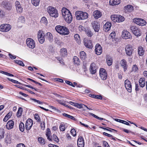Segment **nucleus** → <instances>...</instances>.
Returning <instances> with one entry per match:
<instances>
[{
    "label": "nucleus",
    "instance_id": "obj_1",
    "mask_svg": "<svg viewBox=\"0 0 147 147\" xmlns=\"http://www.w3.org/2000/svg\"><path fill=\"white\" fill-rule=\"evenodd\" d=\"M61 11L63 17L65 21L68 23H70L72 19V16L70 11L65 7L62 8Z\"/></svg>",
    "mask_w": 147,
    "mask_h": 147
},
{
    "label": "nucleus",
    "instance_id": "obj_2",
    "mask_svg": "<svg viewBox=\"0 0 147 147\" xmlns=\"http://www.w3.org/2000/svg\"><path fill=\"white\" fill-rule=\"evenodd\" d=\"M56 30L60 34L66 35L69 33L68 29L65 26L60 25L57 26L55 27Z\"/></svg>",
    "mask_w": 147,
    "mask_h": 147
},
{
    "label": "nucleus",
    "instance_id": "obj_3",
    "mask_svg": "<svg viewBox=\"0 0 147 147\" xmlns=\"http://www.w3.org/2000/svg\"><path fill=\"white\" fill-rule=\"evenodd\" d=\"M76 19L79 20H85L88 17V13L81 11H77L76 13Z\"/></svg>",
    "mask_w": 147,
    "mask_h": 147
},
{
    "label": "nucleus",
    "instance_id": "obj_4",
    "mask_svg": "<svg viewBox=\"0 0 147 147\" xmlns=\"http://www.w3.org/2000/svg\"><path fill=\"white\" fill-rule=\"evenodd\" d=\"M47 11L51 16L57 18L58 16V13L55 8L49 6L47 8Z\"/></svg>",
    "mask_w": 147,
    "mask_h": 147
},
{
    "label": "nucleus",
    "instance_id": "obj_5",
    "mask_svg": "<svg viewBox=\"0 0 147 147\" xmlns=\"http://www.w3.org/2000/svg\"><path fill=\"white\" fill-rule=\"evenodd\" d=\"M26 42L27 46L29 48L33 49L35 47V42L32 38H27Z\"/></svg>",
    "mask_w": 147,
    "mask_h": 147
},
{
    "label": "nucleus",
    "instance_id": "obj_6",
    "mask_svg": "<svg viewBox=\"0 0 147 147\" xmlns=\"http://www.w3.org/2000/svg\"><path fill=\"white\" fill-rule=\"evenodd\" d=\"M99 75L102 80H105L107 77V74L106 70L103 68H100L99 70Z\"/></svg>",
    "mask_w": 147,
    "mask_h": 147
},
{
    "label": "nucleus",
    "instance_id": "obj_7",
    "mask_svg": "<svg viewBox=\"0 0 147 147\" xmlns=\"http://www.w3.org/2000/svg\"><path fill=\"white\" fill-rule=\"evenodd\" d=\"M45 35L43 31L39 30L38 33V38L40 43L42 44L45 41Z\"/></svg>",
    "mask_w": 147,
    "mask_h": 147
},
{
    "label": "nucleus",
    "instance_id": "obj_8",
    "mask_svg": "<svg viewBox=\"0 0 147 147\" xmlns=\"http://www.w3.org/2000/svg\"><path fill=\"white\" fill-rule=\"evenodd\" d=\"M133 21L136 24L141 26L145 25L146 23V22L144 20L139 18L134 19Z\"/></svg>",
    "mask_w": 147,
    "mask_h": 147
},
{
    "label": "nucleus",
    "instance_id": "obj_9",
    "mask_svg": "<svg viewBox=\"0 0 147 147\" xmlns=\"http://www.w3.org/2000/svg\"><path fill=\"white\" fill-rule=\"evenodd\" d=\"M11 28V26L9 24H3L0 26V31L3 32H7Z\"/></svg>",
    "mask_w": 147,
    "mask_h": 147
},
{
    "label": "nucleus",
    "instance_id": "obj_10",
    "mask_svg": "<svg viewBox=\"0 0 147 147\" xmlns=\"http://www.w3.org/2000/svg\"><path fill=\"white\" fill-rule=\"evenodd\" d=\"M131 30L134 34L136 36H140L141 35L140 29L136 26H133L131 27Z\"/></svg>",
    "mask_w": 147,
    "mask_h": 147
},
{
    "label": "nucleus",
    "instance_id": "obj_11",
    "mask_svg": "<svg viewBox=\"0 0 147 147\" xmlns=\"http://www.w3.org/2000/svg\"><path fill=\"white\" fill-rule=\"evenodd\" d=\"M122 36L123 38L125 39H131L132 38L131 34L126 30H124L122 31Z\"/></svg>",
    "mask_w": 147,
    "mask_h": 147
},
{
    "label": "nucleus",
    "instance_id": "obj_12",
    "mask_svg": "<svg viewBox=\"0 0 147 147\" xmlns=\"http://www.w3.org/2000/svg\"><path fill=\"white\" fill-rule=\"evenodd\" d=\"M125 50L126 54L128 56H131L134 51V49L130 45H127L126 46Z\"/></svg>",
    "mask_w": 147,
    "mask_h": 147
},
{
    "label": "nucleus",
    "instance_id": "obj_13",
    "mask_svg": "<svg viewBox=\"0 0 147 147\" xmlns=\"http://www.w3.org/2000/svg\"><path fill=\"white\" fill-rule=\"evenodd\" d=\"M125 87L127 90L129 92L132 91V86L130 82L128 80H126L125 81Z\"/></svg>",
    "mask_w": 147,
    "mask_h": 147
},
{
    "label": "nucleus",
    "instance_id": "obj_14",
    "mask_svg": "<svg viewBox=\"0 0 147 147\" xmlns=\"http://www.w3.org/2000/svg\"><path fill=\"white\" fill-rule=\"evenodd\" d=\"M33 125L32 120L30 119H28L26 121L25 125V129L27 130H29Z\"/></svg>",
    "mask_w": 147,
    "mask_h": 147
},
{
    "label": "nucleus",
    "instance_id": "obj_15",
    "mask_svg": "<svg viewBox=\"0 0 147 147\" xmlns=\"http://www.w3.org/2000/svg\"><path fill=\"white\" fill-rule=\"evenodd\" d=\"M98 67L96 65H90L89 71L90 74L92 75L94 74L96 72Z\"/></svg>",
    "mask_w": 147,
    "mask_h": 147
},
{
    "label": "nucleus",
    "instance_id": "obj_16",
    "mask_svg": "<svg viewBox=\"0 0 147 147\" xmlns=\"http://www.w3.org/2000/svg\"><path fill=\"white\" fill-rule=\"evenodd\" d=\"M77 145L78 147H84V140L82 137L80 136L79 137L77 141Z\"/></svg>",
    "mask_w": 147,
    "mask_h": 147
},
{
    "label": "nucleus",
    "instance_id": "obj_17",
    "mask_svg": "<svg viewBox=\"0 0 147 147\" xmlns=\"http://www.w3.org/2000/svg\"><path fill=\"white\" fill-rule=\"evenodd\" d=\"M102 51V48L100 45L97 44L95 46V52L97 55H100Z\"/></svg>",
    "mask_w": 147,
    "mask_h": 147
},
{
    "label": "nucleus",
    "instance_id": "obj_18",
    "mask_svg": "<svg viewBox=\"0 0 147 147\" xmlns=\"http://www.w3.org/2000/svg\"><path fill=\"white\" fill-rule=\"evenodd\" d=\"M93 15L94 18L96 19H97L102 16V14L100 11L96 10L93 12Z\"/></svg>",
    "mask_w": 147,
    "mask_h": 147
},
{
    "label": "nucleus",
    "instance_id": "obj_19",
    "mask_svg": "<svg viewBox=\"0 0 147 147\" xmlns=\"http://www.w3.org/2000/svg\"><path fill=\"white\" fill-rule=\"evenodd\" d=\"M2 5L4 8L7 10H10L11 8V5L8 1L3 2L2 3Z\"/></svg>",
    "mask_w": 147,
    "mask_h": 147
},
{
    "label": "nucleus",
    "instance_id": "obj_20",
    "mask_svg": "<svg viewBox=\"0 0 147 147\" xmlns=\"http://www.w3.org/2000/svg\"><path fill=\"white\" fill-rule=\"evenodd\" d=\"M92 27L96 32H98L99 29V26L98 25V23L96 21H94L92 22Z\"/></svg>",
    "mask_w": 147,
    "mask_h": 147
},
{
    "label": "nucleus",
    "instance_id": "obj_21",
    "mask_svg": "<svg viewBox=\"0 0 147 147\" xmlns=\"http://www.w3.org/2000/svg\"><path fill=\"white\" fill-rule=\"evenodd\" d=\"M15 6L17 12L19 13H21L22 11V8L19 1H17L16 2Z\"/></svg>",
    "mask_w": 147,
    "mask_h": 147
},
{
    "label": "nucleus",
    "instance_id": "obj_22",
    "mask_svg": "<svg viewBox=\"0 0 147 147\" xmlns=\"http://www.w3.org/2000/svg\"><path fill=\"white\" fill-rule=\"evenodd\" d=\"M14 124V122L12 120H9L7 123L6 125L7 129H10L12 128Z\"/></svg>",
    "mask_w": 147,
    "mask_h": 147
},
{
    "label": "nucleus",
    "instance_id": "obj_23",
    "mask_svg": "<svg viewBox=\"0 0 147 147\" xmlns=\"http://www.w3.org/2000/svg\"><path fill=\"white\" fill-rule=\"evenodd\" d=\"M111 26V23L109 22H107L104 26V28L105 31H109Z\"/></svg>",
    "mask_w": 147,
    "mask_h": 147
},
{
    "label": "nucleus",
    "instance_id": "obj_24",
    "mask_svg": "<svg viewBox=\"0 0 147 147\" xmlns=\"http://www.w3.org/2000/svg\"><path fill=\"white\" fill-rule=\"evenodd\" d=\"M133 9V7L131 5H127L125 6L124 8V10L126 12H131Z\"/></svg>",
    "mask_w": 147,
    "mask_h": 147
},
{
    "label": "nucleus",
    "instance_id": "obj_25",
    "mask_svg": "<svg viewBox=\"0 0 147 147\" xmlns=\"http://www.w3.org/2000/svg\"><path fill=\"white\" fill-rule=\"evenodd\" d=\"M84 45L87 48L89 49H91L92 48L91 42L90 40H84Z\"/></svg>",
    "mask_w": 147,
    "mask_h": 147
},
{
    "label": "nucleus",
    "instance_id": "obj_26",
    "mask_svg": "<svg viewBox=\"0 0 147 147\" xmlns=\"http://www.w3.org/2000/svg\"><path fill=\"white\" fill-rule=\"evenodd\" d=\"M109 3L110 5L114 6L119 4L120 3V0H111Z\"/></svg>",
    "mask_w": 147,
    "mask_h": 147
},
{
    "label": "nucleus",
    "instance_id": "obj_27",
    "mask_svg": "<svg viewBox=\"0 0 147 147\" xmlns=\"http://www.w3.org/2000/svg\"><path fill=\"white\" fill-rule=\"evenodd\" d=\"M61 55L62 57H66L67 55V52L66 49L64 48H62L60 51Z\"/></svg>",
    "mask_w": 147,
    "mask_h": 147
},
{
    "label": "nucleus",
    "instance_id": "obj_28",
    "mask_svg": "<svg viewBox=\"0 0 147 147\" xmlns=\"http://www.w3.org/2000/svg\"><path fill=\"white\" fill-rule=\"evenodd\" d=\"M138 52L139 55L142 56L143 55L144 50L142 46H139L138 47Z\"/></svg>",
    "mask_w": 147,
    "mask_h": 147
},
{
    "label": "nucleus",
    "instance_id": "obj_29",
    "mask_svg": "<svg viewBox=\"0 0 147 147\" xmlns=\"http://www.w3.org/2000/svg\"><path fill=\"white\" fill-rule=\"evenodd\" d=\"M45 37L50 42H52L53 37L52 34L51 33L47 32L45 34Z\"/></svg>",
    "mask_w": 147,
    "mask_h": 147
},
{
    "label": "nucleus",
    "instance_id": "obj_30",
    "mask_svg": "<svg viewBox=\"0 0 147 147\" xmlns=\"http://www.w3.org/2000/svg\"><path fill=\"white\" fill-rule=\"evenodd\" d=\"M139 83L140 86L142 88L145 86V81L144 78H140L139 80Z\"/></svg>",
    "mask_w": 147,
    "mask_h": 147
},
{
    "label": "nucleus",
    "instance_id": "obj_31",
    "mask_svg": "<svg viewBox=\"0 0 147 147\" xmlns=\"http://www.w3.org/2000/svg\"><path fill=\"white\" fill-rule=\"evenodd\" d=\"M74 38L75 40L78 44L81 43V40L79 35L78 34H75L74 35Z\"/></svg>",
    "mask_w": 147,
    "mask_h": 147
},
{
    "label": "nucleus",
    "instance_id": "obj_32",
    "mask_svg": "<svg viewBox=\"0 0 147 147\" xmlns=\"http://www.w3.org/2000/svg\"><path fill=\"white\" fill-rule=\"evenodd\" d=\"M73 62L75 64H80V60L77 56H74L73 58Z\"/></svg>",
    "mask_w": 147,
    "mask_h": 147
},
{
    "label": "nucleus",
    "instance_id": "obj_33",
    "mask_svg": "<svg viewBox=\"0 0 147 147\" xmlns=\"http://www.w3.org/2000/svg\"><path fill=\"white\" fill-rule=\"evenodd\" d=\"M12 113L11 112H9L5 117L3 119L4 121L6 122L11 117L12 115Z\"/></svg>",
    "mask_w": 147,
    "mask_h": 147
},
{
    "label": "nucleus",
    "instance_id": "obj_34",
    "mask_svg": "<svg viewBox=\"0 0 147 147\" xmlns=\"http://www.w3.org/2000/svg\"><path fill=\"white\" fill-rule=\"evenodd\" d=\"M111 19L114 22H117V18H118V15H113L111 16Z\"/></svg>",
    "mask_w": 147,
    "mask_h": 147
},
{
    "label": "nucleus",
    "instance_id": "obj_35",
    "mask_svg": "<svg viewBox=\"0 0 147 147\" xmlns=\"http://www.w3.org/2000/svg\"><path fill=\"white\" fill-rule=\"evenodd\" d=\"M90 96L97 99L101 100L102 99V97L101 95H96L93 94H90L89 95Z\"/></svg>",
    "mask_w": 147,
    "mask_h": 147
},
{
    "label": "nucleus",
    "instance_id": "obj_36",
    "mask_svg": "<svg viewBox=\"0 0 147 147\" xmlns=\"http://www.w3.org/2000/svg\"><path fill=\"white\" fill-rule=\"evenodd\" d=\"M80 58L83 60L86 57V54L84 51H81L80 53Z\"/></svg>",
    "mask_w": 147,
    "mask_h": 147
},
{
    "label": "nucleus",
    "instance_id": "obj_37",
    "mask_svg": "<svg viewBox=\"0 0 147 147\" xmlns=\"http://www.w3.org/2000/svg\"><path fill=\"white\" fill-rule=\"evenodd\" d=\"M113 60L112 57L108 56L106 59V61L107 64H112Z\"/></svg>",
    "mask_w": 147,
    "mask_h": 147
},
{
    "label": "nucleus",
    "instance_id": "obj_38",
    "mask_svg": "<svg viewBox=\"0 0 147 147\" xmlns=\"http://www.w3.org/2000/svg\"><path fill=\"white\" fill-rule=\"evenodd\" d=\"M118 17L117 22H122L125 20V18L123 16L118 15Z\"/></svg>",
    "mask_w": 147,
    "mask_h": 147
},
{
    "label": "nucleus",
    "instance_id": "obj_39",
    "mask_svg": "<svg viewBox=\"0 0 147 147\" xmlns=\"http://www.w3.org/2000/svg\"><path fill=\"white\" fill-rule=\"evenodd\" d=\"M22 111V109L21 107L19 108L17 113V116L18 117H20L21 116Z\"/></svg>",
    "mask_w": 147,
    "mask_h": 147
},
{
    "label": "nucleus",
    "instance_id": "obj_40",
    "mask_svg": "<svg viewBox=\"0 0 147 147\" xmlns=\"http://www.w3.org/2000/svg\"><path fill=\"white\" fill-rule=\"evenodd\" d=\"M39 0H31L32 3L35 6H38L39 5Z\"/></svg>",
    "mask_w": 147,
    "mask_h": 147
},
{
    "label": "nucleus",
    "instance_id": "obj_41",
    "mask_svg": "<svg viewBox=\"0 0 147 147\" xmlns=\"http://www.w3.org/2000/svg\"><path fill=\"white\" fill-rule=\"evenodd\" d=\"M51 138H52V141L53 140L56 142H59V139L57 136L53 134V136L51 137Z\"/></svg>",
    "mask_w": 147,
    "mask_h": 147
},
{
    "label": "nucleus",
    "instance_id": "obj_42",
    "mask_svg": "<svg viewBox=\"0 0 147 147\" xmlns=\"http://www.w3.org/2000/svg\"><path fill=\"white\" fill-rule=\"evenodd\" d=\"M74 106L79 109L84 108V106H85V105L83 104H80L77 103H74Z\"/></svg>",
    "mask_w": 147,
    "mask_h": 147
},
{
    "label": "nucleus",
    "instance_id": "obj_43",
    "mask_svg": "<svg viewBox=\"0 0 147 147\" xmlns=\"http://www.w3.org/2000/svg\"><path fill=\"white\" fill-rule=\"evenodd\" d=\"M51 133V132L50 129H47V131L46 133V135L47 136V137L48 139L49 140H52V138H51L50 136Z\"/></svg>",
    "mask_w": 147,
    "mask_h": 147
},
{
    "label": "nucleus",
    "instance_id": "obj_44",
    "mask_svg": "<svg viewBox=\"0 0 147 147\" xmlns=\"http://www.w3.org/2000/svg\"><path fill=\"white\" fill-rule=\"evenodd\" d=\"M63 116L69 118L72 120H76V119L75 117H74L73 116L70 115H69L65 113H64L63 114Z\"/></svg>",
    "mask_w": 147,
    "mask_h": 147
},
{
    "label": "nucleus",
    "instance_id": "obj_45",
    "mask_svg": "<svg viewBox=\"0 0 147 147\" xmlns=\"http://www.w3.org/2000/svg\"><path fill=\"white\" fill-rule=\"evenodd\" d=\"M40 22L41 23H43L45 25H46L48 22L46 18L44 17L42 18L41 19Z\"/></svg>",
    "mask_w": 147,
    "mask_h": 147
},
{
    "label": "nucleus",
    "instance_id": "obj_46",
    "mask_svg": "<svg viewBox=\"0 0 147 147\" xmlns=\"http://www.w3.org/2000/svg\"><path fill=\"white\" fill-rule=\"evenodd\" d=\"M38 141L40 144H44L45 143V141L44 139L41 137H39L38 138Z\"/></svg>",
    "mask_w": 147,
    "mask_h": 147
},
{
    "label": "nucleus",
    "instance_id": "obj_47",
    "mask_svg": "<svg viewBox=\"0 0 147 147\" xmlns=\"http://www.w3.org/2000/svg\"><path fill=\"white\" fill-rule=\"evenodd\" d=\"M20 130L21 131H23L24 130V124L22 122L20 123L19 126Z\"/></svg>",
    "mask_w": 147,
    "mask_h": 147
},
{
    "label": "nucleus",
    "instance_id": "obj_48",
    "mask_svg": "<svg viewBox=\"0 0 147 147\" xmlns=\"http://www.w3.org/2000/svg\"><path fill=\"white\" fill-rule=\"evenodd\" d=\"M59 129L60 131H64L65 130V124L64 123H61L59 126Z\"/></svg>",
    "mask_w": 147,
    "mask_h": 147
},
{
    "label": "nucleus",
    "instance_id": "obj_49",
    "mask_svg": "<svg viewBox=\"0 0 147 147\" xmlns=\"http://www.w3.org/2000/svg\"><path fill=\"white\" fill-rule=\"evenodd\" d=\"M86 33L88 37H91L93 35L92 33L90 30H86Z\"/></svg>",
    "mask_w": 147,
    "mask_h": 147
},
{
    "label": "nucleus",
    "instance_id": "obj_50",
    "mask_svg": "<svg viewBox=\"0 0 147 147\" xmlns=\"http://www.w3.org/2000/svg\"><path fill=\"white\" fill-rule=\"evenodd\" d=\"M0 72L2 74L9 76H13V75L3 71H1Z\"/></svg>",
    "mask_w": 147,
    "mask_h": 147
},
{
    "label": "nucleus",
    "instance_id": "obj_51",
    "mask_svg": "<svg viewBox=\"0 0 147 147\" xmlns=\"http://www.w3.org/2000/svg\"><path fill=\"white\" fill-rule=\"evenodd\" d=\"M89 114H90V115L93 116L94 117L96 118L97 119H98L100 120H103V118H102L99 117H98L97 116H96V115H95L94 114H93L92 113H89Z\"/></svg>",
    "mask_w": 147,
    "mask_h": 147
},
{
    "label": "nucleus",
    "instance_id": "obj_52",
    "mask_svg": "<svg viewBox=\"0 0 147 147\" xmlns=\"http://www.w3.org/2000/svg\"><path fill=\"white\" fill-rule=\"evenodd\" d=\"M138 70V68L137 65H134L132 67V70L134 72L137 71Z\"/></svg>",
    "mask_w": 147,
    "mask_h": 147
},
{
    "label": "nucleus",
    "instance_id": "obj_53",
    "mask_svg": "<svg viewBox=\"0 0 147 147\" xmlns=\"http://www.w3.org/2000/svg\"><path fill=\"white\" fill-rule=\"evenodd\" d=\"M71 133L72 135L74 137L76 135V132L75 130V129H71Z\"/></svg>",
    "mask_w": 147,
    "mask_h": 147
},
{
    "label": "nucleus",
    "instance_id": "obj_54",
    "mask_svg": "<svg viewBox=\"0 0 147 147\" xmlns=\"http://www.w3.org/2000/svg\"><path fill=\"white\" fill-rule=\"evenodd\" d=\"M30 99L31 100H33L34 102H37L38 103L40 104H41L42 103V102H40V100H36L35 98H30Z\"/></svg>",
    "mask_w": 147,
    "mask_h": 147
},
{
    "label": "nucleus",
    "instance_id": "obj_55",
    "mask_svg": "<svg viewBox=\"0 0 147 147\" xmlns=\"http://www.w3.org/2000/svg\"><path fill=\"white\" fill-rule=\"evenodd\" d=\"M8 55L10 58L11 59H14L16 58V56L12 55L10 53H9Z\"/></svg>",
    "mask_w": 147,
    "mask_h": 147
},
{
    "label": "nucleus",
    "instance_id": "obj_56",
    "mask_svg": "<svg viewBox=\"0 0 147 147\" xmlns=\"http://www.w3.org/2000/svg\"><path fill=\"white\" fill-rule=\"evenodd\" d=\"M8 79L10 80V81H11V82H12L13 83H16V84H20V83L18 82V81H16V80H13V79H10L9 78H8Z\"/></svg>",
    "mask_w": 147,
    "mask_h": 147
},
{
    "label": "nucleus",
    "instance_id": "obj_57",
    "mask_svg": "<svg viewBox=\"0 0 147 147\" xmlns=\"http://www.w3.org/2000/svg\"><path fill=\"white\" fill-rule=\"evenodd\" d=\"M14 61L17 64H24L23 62L20 60H14Z\"/></svg>",
    "mask_w": 147,
    "mask_h": 147
},
{
    "label": "nucleus",
    "instance_id": "obj_58",
    "mask_svg": "<svg viewBox=\"0 0 147 147\" xmlns=\"http://www.w3.org/2000/svg\"><path fill=\"white\" fill-rule=\"evenodd\" d=\"M19 19L21 21L22 23H24L25 22V18L23 16H21L20 17Z\"/></svg>",
    "mask_w": 147,
    "mask_h": 147
},
{
    "label": "nucleus",
    "instance_id": "obj_59",
    "mask_svg": "<svg viewBox=\"0 0 147 147\" xmlns=\"http://www.w3.org/2000/svg\"><path fill=\"white\" fill-rule=\"evenodd\" d=\"M65 82L66 84H67L69 85H70L74 87H75V86L71 82L69 81L66 80L65 81Z\"/></svg>",
    "mask_w": 147,
    "mask_h": 147
},
{
    "label": "nucleus",
    "instance_id": "obj_60",
    "mask_svg": "<svg viewBox=\"0 0 147 147\" xmlns=\"http://www.w3.org/2000/svg\"><path fill=\"white\" fill-rule=\"evenodd\" d=\"M24 85L25 86L30 88L32 89H34L36 91H37L38 90V89L34 88L33 87L31 86L26 85V84H24Z\"/></svg>",
    "mask_w": 147,
    "mask_h": 147
},
{
    "label": "nucleus",
    "instance_id": "obj_61",
    "mask_svg": "<svg viewBox=\"0 0 147 147\" xmlns=\"http://www.w3.org/2000/svg\"><path fill=\"white\" fill-rule=\"evenodd\" d=\"M5 142L7 144L10 143V138L8 136L5 138Z\"/></svg>",
    "mask_w": 147,
    "mask_h": 147
},
{
    "label": "nucleus",
    "instance_id": "obj_62",
    "mask_svg": "<svg viewBox=\"0 0 147 147\" xmlns=\"http://www.w3.org/2000/svg\"><path fill=\"white\" fill-rule=\"evenodd\" d=\"M57 60L58 61L59 63L61 64H63L64 62H63V60L60 57H57Z\"/></svg>",
    "mask_w": 147,
    "mask_h": 147
},
{
    "label": "nucleus",
    "instance_id": "obj_63",
    "mask_svg": "<svg viewBox=\"0 0 147 147\" xmlns=\"http://www.w3.org/2000/svg\"><path fill=\"white\" fill-rule=\"evenodd\" d=\"M115 32H112V33H111L110 35L109 36L111 37V38H113L114 37H115Z\"/></svg>",
    "mask_w": 147,
    "mask_h": 147
},
{
    "label": "nucleus",
    "instance_id": "obj_64",
    "mask_svg": "<svg viewBox=\"0 0 147 147\" xmlns=\"http://www.w3.org/2000/svg\"><path fill=\"white\" fill-rule=\"evenodd\" d=\"M103 145L105 146V147H110L108 143L106 141H103Z\"/></svg>",
    "mask_w": 147,
    "mask_h": 147
}]
</instances>
